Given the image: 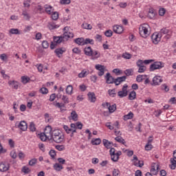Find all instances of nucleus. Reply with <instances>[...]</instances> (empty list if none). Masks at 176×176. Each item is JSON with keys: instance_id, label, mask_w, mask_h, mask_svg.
<instances>
[{"instance_id": "1", "label": "nucleus", "mask_w": 176, "mask_h": 176, "mask_svg": "<svg viewBox=\"0 0 176 176\" xmlns=\"http://www.w3.org/2000/svg\"><path fill=\"white\" fill-rule=\"evenodd\" d=\"M52 137V140H53V141H54V142L56 144H61V142L64 141L65 138L64 133H63V132L58 129H55L53 131Z\"/></svg>"}, {"instance_id": "2", "label": "nucleus", "mask_w": 176, "mask_h": 176, "mask_svg": "<svg viewBox=\"0 0 176 176\" xmlns=\"http://www.w3.org/2000/svg\"><path fill=\"white\" fill-rule=\"evenodd\" d=\"M139 32L142 38H148L149 36V25L144 23L139 28Z\"/></svg>"}, {"instance_id": "3", "label": "nucleus", "mask_w": 176, "mask_h": 176, "mask_svg": "<svg viewBox=\"0 0 176 176\" xmlns=\"http://www.w3.org/2000/svg\"><path fill=\"white\" fill-rule=\"evenodd\" d=\"M162 68H164V63L160 61L154 62L150 65V72H153L156 69H162Z\"/></svg>"}, {"instance_id": "4", "label": "nucleus", "mask_w": 176, "mask_h": 176, "mask_svg": "<svg viewBox=\"0 0 176 176\" xmlns=\"http://www.w3.org/2000/svg\"><path fill=\"white\" fill-rule=\"evenodd\" d=\"M151 40L154 45H157V43H159V42H160V41L162 40V34H160L159 32L153 33L151 35Z\"/></svg>"}, {"instance_id": "5", "label": "nucleus", "mask_w": 176, "mask_h": 176, "mask_svg": "<svg viewBox=\"0 0 176 176\" xmlns=\"http://www.w3.org/2000/svg\"><path fill=\"white\" fill-rule=\"evenodd\" d=\"M127 87L129 86L127 84H125L122 90L118 92V96L120 97V98H123L124 97H127V94H129V91H127Z\"/></svg>"}, {"instance_id": "6", "label": "nucleus", "mask_w": 176, "mask_h": 176, "mask_svg": "<svg viewBox=\"0 0 176 176\" xmlns=\"http://www.w3.org/2000/svg\"><path fill=\"white\" fill-rule=\"evenodd\" d=\"M15 126L21 130V131H27V129H28L27 122L24 120L21 121L20 122H16Z\"/></svg>"}, {"instance_id": "7", "label": "nucleus", "mask_w": 176, "mask_h": 176, "mask_svg": "<svg viewBox=\"0 0 176 176\" xmlns=\"http://www.w3.org/2000/svg\"><path fill=\"white\" fill-rule=\"evenodd\" d=\"M153 61H155V60H153V59H148V60H144L139 59L136 62V65L138 67H145V65H144V64H145L146 65H148V64H151V63H153Z\"/></svg>"}, {"instance_id": "8", "label": "nucleus", "mask_w": 176, "mask_h": 176, "mask_svg": "<svg viewBox=\"0 0 176 176\" xmlns=\"http://www.w3.org/2000/svg\"><path fill=\"white\" fill-rule=\"evenodd\" d=\"M163 82V78L160 76H155L153 78V82L151 83L152 86H159L160 83Z\"/></svg>"}, {"instance_id": "9", "label": "nucleus", "mask_w": 176, "mask_h": 176, "mask_svg": "<svg viewBox=\"0 0 176 176\" xmlns=\"http://www.w3.org/2000/svg\"><path fill=\"white\" fill-rule=\"evenodd\" d=\"M44 133H45L47 135V140H49V141H50L52 138V135H53V131H52V126H47L45 129Z\"/></svg>"}, {"instance_id": "10", "label": "nucleus", "mask_w": 176, "mask_h": 176, "mask_svg": "<svg viewBox=\"0 0 176 176\" xmlns=\"http://www.w3.org/2000/svg\"><path fill=\"white\" fill-rule=\"evenodd\" d=\"M96 69H97L98 71H99L98 72V76H102V75H104V72H105V67L104 65H96L95 66Z\"/></svg>"}, {"instance_id": "11", "label": "nucleus", "mask_w": 176, "mask_h": 176, "mask_svg": "<svg viewBox=\"0 0 176 176\" xmlns=\"http://www.w3.org/2000/svg\"><path fill=\"white\" fill-rule=\"evenodd\" d=\"M113 32H115V34H120L123 33V31H124V28L122 25H115L113 27Z\"/></svg>"}, {"instance_id": "12", "label": "nucleus", "mask_w": 176, "mask_h": 176, "mask_svg": "<svg viewBox=\"0 0 176 176\" xmlns=\"http://www.w3.org/2000/svg\"><path fill=\"white\" fill-rule=\"evenodd\" d=\"M10 168V164L6 162H1L0 164V171L1 173H6V171H8Z\"/></svg>"}, {"instance_id": "13", "label": "nucleus", "mask_w": 176, "mask_h": 176, "mask_svg": "<svg viewBox=\"0 0 176 176\" xmlns=\"http://www.w3.org/2000/svg\"><path fill=\"white\" fill-rule=\"evenodd\" d=\"M126 79H127L126 76H124L122 77H118L117 78H116L114 80V83H115L116 86H119V85H120V83H122V82H125Z\"/></svg>"}, {"instance_id": "14", "label": "nucleus", "mask_w": 176, "mask_h": 176, "mask_svg": "<svg viewBox=\"0 0 176 176\" xmlns=\"http://www.w3.org/2000/svg\"><path fill=\"white\" fill-rule=\"evenodd\" d=\"M73 36H74V33L71 32H65L63 33V36H62V38L64 42L65 41H68L69 38H72Z\"/></svg>"}, {"instance_id": "15", "label": "nucleus", "mask_w": 176, "mask_h": 176, "mask_svg": "<svg viewBox=\"0 0 176 176\" xmlns=\"http://www.w3.org/2000/svg\"><path fill=\"white\" fill-rule=\"evenodd\" d=\"M105 78H106V82L108 85L115 83V78H113L112 76H111L110 73H107Z\"/></svg>"}, {"instance_id": "16", "label": "nucleus", "mask_w": 176, "mask_h": 176, "mask_svg": "<svg viewBox=\"0 0 176 176\" xmlns=\"http://www.w3.org/2000/svg\"><path fill=\"white\" fill-rule=\"evenodd\" d=\"M87 96L90 102H96V101H97V98L96 97V94H94V92H89Z\"/></svg>"}, {"instance_id": "17", "label": "nucleus", "mask_w": 176, "mask_h": 176, "mask_svg": "<svg viewBox=\"0 0 176 176\" xmlns=\"http://www.w3.org/2000/svg\"><path fill=\"white\" fill-rule=\"evenodd\" d=\"M160 33V35H161V37L164 35H168V39L170 38V30L167 29L166 28H164L160 30V31L158 32Z\"/></svg>"}, {"instance_id": "18", "label": "nucleus", "mask_w": 176, "mask_h": 176, "mask_svg": "<svg viewBox=\"0 0 176 176\" xmlns=\"http://www.w3.org/2000/svg\"><path fill=\"white\" fill-rule=\"evenodd\" d=\"M102 142H103L104 146H105L107 149H111V148H112V145H113V143L112 142H109L107 139H104L102 140Z\"/></svg>"}, {"instance_id": "19", "label": "nucleus", "mask_w": 176, "mask_h": 176, "mask_svg": "<svg viewBox=\"0 0 176 176\" xmlns=\"http://www.w3.org/2000/svg\"><path fill=\"white\" fill-rule=\"evenodd\" d=\"M93 49H91V47H87L84 49V53L85 56H88L89 57H91V56L93 55Z\"/></svg>"}, {"instance_id": "20", "label": "nucleus", "mask_w": 176, "mask_h": 176, "mask_svg": "<svg viewBox=\"0 0 176 176\" xmlns=\"http://www.w3.org/2000/svg\"><path fill=\"white\" fill-rule=\"evenodd\" d=\"M53 39H54L53 42L56 45H60V43H61V42H64V40L63 38V36H54Z\"/></svg>"}, {"instance_id": "21", "label": "nucleus", "mask_w": 176, "mask_h": 176, "mask_svg": "<svg viewBox=\"0 0 176 176\" xmlns=\"http://www.w3.org/2000/svg\"><path fill=\"white\" fill-rule=\"evenodd\" d=\"M65 52H66L65 48L60 47V48L56 49L54 51V53H56L58 57H60V54H64Z\"/></svg>"}, {"instance_id": "22", "label": "nucleus", "mask_w": 176, "mask_h": 176, "mask_svg": "<svg viewBox=\"0 0 176 176\" xmlns=\"http://www.w3.org/2000/svg\"><path fill=\"white\" fill-rule=\"evenodd\" d=\"M8 85H12L15 90H17V89H19V86H20V82L16 80H12L9 81Z\"/></svg>"}, {"instance_id": "23", "label": "nucleus", "mask_w": 176, "mask_h": 176, "mask_svg": "<svg viewBox=\"0 0 176 176\" xmlns=\"http://www.w3.org/2000/svg\"><path fill=\"white\" fill-rule=\"evenodd\" d=\"M106 105H107V107H108L109 111V112H111V113H113V111H116V104H113L111 105L110 103L107 102Z\"/></svg>"}, {"instance_id": "24", "label": "nucleus", "mask_w": 176, "mask_h": 176, "mask_svg": "<svg viewBox=\"0 0 176 176\" xmlns=\"http://www.w3.org/2000/svg\"><path fill=\"white\" fill-rule=\"evenodd\" d=\"M100 56H101V54L98 51L94 50L92 51V55H91V57L92 60H97V58H100Z\"/></svg>"}, {"instance_id": "25", "label": "nucleus", "mask_w": 176, "mask_h": 176, "mask_svg": "<svg viewBox=\"0 0 176 176\" xmlns=\"http://www.w3.org/2000/svg\"><path fill=\"white\" fill-rule=\"evenodd\" d=\"M75 43L79 45L80 46H85V38H78L74 40Z\"/></svg>"}, {"instance_id": "26", "label": "nucleus", "mask_w": 176, "mask_h": 176, "mask_svg": "<svg viewBox=\"0 0 176 176\" xmlns=\"http://www.w3.org/2000/svg\"><path fill=\"white\" fill-rule=\"evenodd\" d=\"M70 116L72 118V120H74V122H78V116L75 110L72 111Z\"/></svg>"}, {"instance_id": "27", "label": "nucleus", "mask_w": 176, "mask_h": 176, "mask_svg": "<svg viewBox=\"0 0 176 176\" xmlns=\"http://www.w3.org/2000/svg\"><path fill=\"white\" fill-rule=\"evenodd\" d=\"M54 170H55V171H61L63 170V168H64V167H63V165L58 164V163H56L54 164L53 166Z\"/></svg>"}, {"instance_id": "28", "label": "nucleus", "mask_w": 176, "mask_h": 176, "mask_svg": "<svg viewBox=\"0 0 176 176\" xmlns=\"http://www.w3.org/2000/svg\"><path fill=\"white\" fill-rule=\"evenodd\" d=\"M58 27H60V25L56 24L54 22H50L48 23V28L50 30H56L58 28Z\"/></svg>"}, {"instance_id": "29", "label": "nucleus", "mask_w": 176, "mask_h": 176, "mask_svg": "<svg viewBox=\"0 0 176 176\" xmlns=\"http://www.w3.org/2000/svg\"><path fill=\"white\" fill-rule=\"evenodd\" d=\"M133 118H134V113H133V112L130 111L128 114L124 115L123 116V119L124 120H129L130 119H133Z\"/></svg>"}, {"instance_id": "30", "label": "nucleus", "mask_w": 176, "mask_h": 176, "mask_svg": "<svg viewBox=\"0 0 176 176\" xmlns=\"http://www.w3.org/2000/svg\"><path fill=\"white\" fill-rule=\"evenodd\" d=\"M21 80L23 85H27V83H30L31 78H30L28 76H23L21 78Z\"/></svg>"}, {"instance_id": "31", "label": "nucleus", "mask_w": 176, "mask_h": 176, "mask_svg": "<svg viewBox=\"0 0 176 176\" xmlns=\"http://www.w3.org/2000/svg\"><path fill=\"white\" fill-rule=\"evenodd\" d=\"M73 91H74V87H72V85H67L66 88V94H69V96H72Z\"/></svg>"}, {"instance_id": "32", "label": "nucleus", "mask_w": 176, "mask_h": 176, "mask_svg": "<svg viewBox=\"0 0 176 176\" xmlns=\"http://www.w3.org/2000/svg\"><path fill=\"white\" fill-rule=\"evenodd\" d=\"M121 155H122V151H117L111 160L113 162H118V160H119V156H120Z\"/></svg>"}, {"instance_id": "33", "label": "nucleus", "mask_w": 176, "mask_h": 176, "mask_svg": "<svg viewBox=\"0 0 176 176\" xmlns=\"http://www.w3.org/2000/svg\"><path fill=\"white\" fill-rule=\"evenodd\" d=\"M137 97V93H135V91H132L130 92L129 95V100H131L133 101V100H135V98Z\"/></svg>"}, {"instance_id": "34", "label": "nucleus", "mask_w": 176, "mask_h": 176, "mask_svg": "<svg viewBox=\"0 0 176 176\" xmlns=\"http://www.w3.org/2000/svg\"><path fill=\"white\" fill-rule=\"evenodd\" d=\"M88 75L89 72H87V71H86L85 69H83L80 74H78V78H86V76Z\"/></svg>"}, {"instance_id": "35", "label": "nucleus", "mask_w": 176, "mask_h": 176, "mask_svg": "<svg viewBox=\"0 0 176 176\" xmlns=\"http://www.w3.org/2000/svg\"><path fill=\"white\" fill-rule=\"evenodd\" d=\"M133 72H134V70L133 69H126L124 72V74H125L126 76H133Z\"/></svg>"}, {"instance_id": "36", "label": "nucleus", "mask_w": 176, "mask_h": 176, "mask_svg": "<svg viewBox=\"0 0 176 176\" xmlns=\"http://www.w3.org/2000/svg\"><path fill=\"white\" fill-rule=\"evenodd\" d=\"M91 143L92 145H100L101 144V139L100 138H96L92 139Z\"/></svg>"}, {"instance_id": "37", "label": "nucleus", "mask_w": 176, "mask_h": 176, "mask_svg": "<svg viewBox=\"0 0 176 176\" xmlns=\"http://www.w3.org/2000/svg\"><path fill=\"white\" fill-rule=\"evenodd\" d=\"M170 163H171V165L170 166V168H171V170H175V168H176L175 158H170Z\"/></svg>"}, {"instance_id": "38", "label": "nucleus", "mask_w": 176, "mask_h": 176, "mask_svg": "<svg viewBox=\"0 0 176 176\" xmlns=\"http://www.w3.org/2000/svg\"><path fill=\"white\" fill-rule=\"evenodd\" d=\"M44 8L47 14H52V10H53V7H52L51 6L45 5Z\"/></svg>"}, {"instance_id": "39", "label": "nucleus", "mask_w": 176, "mask_h": 176, "mask_svg": "<svg viewBox=\"0 0 176 176\" xmlns=\"http://www.w3.org/2000/svg\"><path fill=\"white\" fill-rule=\"evenodd\" d=\"M116 141H117V142H119L120 144H123V145H124L126 144V141H124V139H123V138H122L121 136H117L116 138H115Z\"/></svg>"}, {"instance_id": "40", "label": "nucleus", "mask_w": 176, "mask_h": 176, "mask_svg": "<svg viewBox=\"0 0 176 176\" xmlns=\"http://www.w3.org/2000/svg\"><path fill=\"white\" fill-rule=\"evenodd\" d=\"M22 16H23V19L27 21H28V20H30V19H31V16H30V14H28V12H27V11H25V10H23L22 12Z\"/></svg>"}, {"instance_id": "41", "label": "nucleus", "mask_w": 176, "mask_h": 176, "mask_svg": "<svg viewBox=\"0 0 176 176\" xmlns=\"http://www.w3.org/2000/svg\"><path fill=\"white\" fill-rule=\"evenodd\" d=\"M94 45V40L91 38L84 39V45Z\"/></svg>"}, {"instance_id": "42", "label": "nucleus", "mask_w": 176, "mask_h": 176, "mask_svg": "<svg viewBox=\"0 0 176 176\" xmlns=\"http://www.w3.org/2000/svg\"><path fill=\"white\" fill-rule=\"evenodd\" d=\"M63 129L65 131V132L67 133V134H71L72 132V129H73L72 127L69 128V126H68V125H64Z\"/></svg>"}, {"instance_id": "43", "label": "nucleus", "mask_w": 176, "mask_h": 176, "mask_svg": "<svg viewBox=\"0 0 176 176\" xmlns=\"http://www.w3.org/2000/svg\"><path fill=\"white\" fill-rule=\"evenodd\" d=\"M10 34H12L13 35H20V31L19 29L12 28L10 30Z\"/></svg>"}, {"instance_id": "44", "label": "nucleus", "mask_w": 176, "mask_h": 176, "mask_svg": "<svg viewBox=\"0 0 176 176\" xmlns=\"http://www.w3.org/2000/svg\"><path fill=\"white\" fill-rule=\"evenodd\" d=\"M116 150L115 149V148H110V151H109V153H110V156H111V159L112 160L113 157L115 156V154L116 153Z\"/></svg>"}, {"instance_id": "45", "label": "nucleus", "mask_w": 176, "mask_h": 176, "mask_svg": "<svg viewBox=\"0 0 176 176\" xmlns=\"http://www.w3.org/2000/svg\"><path fill=\"white\" fill-rule=\"evenodd\" d=\"M148 17L149 19H155V12H153V9H150L148 13Z\"/></svg>"}, {"instance_id": "46", "label": "nucleus", "mask_w": 176, "mask_h": 176, "mask_svg": "<svg viewBox=\"0 0 176 176\" xmlns=\"http://www.w3.org/2000/svg\"><path fill=\"white\" fill-rule=\"evenodd\" d=\"M82 28H85V30H91L93 27L91 25L87 23H82Z\"/></svg>"}, {"instance_id": "47", "label": "nucleus", "mask_w": 176, "mask_h": 176, "mask_svg": "<svg viewBox=\"0 0 176 176\" xmlns=\"http://www.w3.org/2000/svg\"><path fill=\"white\" fill-rule=\"evenodd\" d=\"M38 163V160L36 158H33L29 161V166H35Z\"/></svg>"}, {"instance_id": "48", "label": "nucleus", "mask_w": 176, "mask_h": 176, "mask_svg": "<svg viewBox=\"0 0 176 176\" xmlns=\"http://www.w3.org/2000/svg\"><path fill=\"white\" fill-rule=\"evenodd\" d=\"M161 89L162 90H164L166 93H167L168 91H170V87H168L167 84H162L161 85Z\"/></svg>"}, {"instance_id": "49", "label": "nucleus", "mask_w": 176, "mask_h": 176, "mask_svg": "<svg viewBox=\"0 0 176 176\" xmlns=\"http://www.w3.org/2000/svg\"><path fill=\"white\" fill-rule=\"evenodd\" d=\"M74 124L75 125L76 129H78L79 130H82L83 127V124H82L80 122L74 123Z\"/></svg>"}, {"instance_id": "50", "label": "nucleus", "mask_w": 176, "mask_h": 176, "mask_svg": "<svg viewBox=\"0 0 176 176\" xmlns=\"http://www.w3.org/2000/svg\"><path fill=\"white\" fill-rule=\"evenodd\" d=\"M104 35L107 38H111V36H112V35H113V32H112V30H108L106 32H104Z\"/></svg>"}, {"instance_id": "51", "label": "nucleus", "mask_w": 176, "mask_h": 176, "mask_svg": "<svg viewBox=\"0 0 176 176\" xmlns=\"http://www.w3.org/2000/svg\"><path fill=\"white\" fill-rule=\"evenodd\" d=\"M39 138L41 140V141H46V140H47V135L44 133H41L40 134Z\"/></svg>"}, {"instance_id": "52", "label": "nucleus", "mask_w": 176, "mask_h": 176, "mask_svg": "<svg viewBox=\"0 0 176 176\" xmlns=\"http://www.w3.org/2000/svg\"><path fill=\"white\" fill-rule=\"evenodd\" d=\"M22 172L24 173L25 174H30V173H31V169H30L27 166H23L22 168Z\"/></svg>"}, {"instance_id": "53", "label": "nucleus", "mask_w": 176, "mask_h": 176, "mask_svg": "<svg viewBox=\"0 0 176 176\" xmlns=\"http://www.w3.org/2000/svg\"><path fill=\"white\" fill-rule=\"evenodd\" d=\"M138 71L139 74H142L146 71V66H142L138 67Z\"/></svg>"}, {"instance_id": "54", "label": "nucleus", "mask_w": 176, "mask_h": 176, "mask_svg": "<svg viewBox=\"0 0 176 176\" xmlns=\"http://www.w3.org/2000/svg\"><path fill=\"white\" fill-rule=\"evenodd\" d=\"M52 20H58V13L57 12H54L52 14Z\"/></svg>"}, {"instance_id": "55", "label": "nucleus", "mask_w": 176, "mask_h": 176, "mask_svg": "<svg viewBox=\"0 0 176 176\" xmlns=\"http://www.w3.org/2000/svg\"><path fill=\"white\" fill-rule=\"evenodd\" d=\"M29 129L30 131H32L33 133L34 131H36V128L35 127V124L34 122H31L30 124Z\"/></svg>"}, {"instance_id": "56", "label": "nucleus", "mask_w": 176, "mask_h": 176, "mask_svg": "<svg viewBox=\"0 0 176 176\" xmlns=\"http://www.w3.org/2000/svg\"><path fill=\"white\" fill-rule=\"evenodd\" d=\"M40 93H41V94H47L49 93V89L46 87H42L40 89Z\"/></svg>"}, {"instance_id": "57", "label": "nucleus", "mask_w": 176, "mask_h": 176, "mask_svg": "<svg viewBox=\"0 0 176 176\" xmlns=\"http://www.w3.org/2000/svg\"><path fill=\"white\" fill-rule=\"evenodd\" d=\"M144 76L143 75H138L136 77V82H138V83H141L142 80H144Z\"/></svg>"}, {"instance_id": "58", "label": "nucleus", "mask_w": 176, "mask_h": 176, "mask_svg": "<svg viewBox=\"0 0 176 176\" xmlns=\"http://www.w3.org/2000/svg\"><path fill=\"white\" fill-rule=\"evenodd\" d=\"M62 100L65 104H69V98H68V96L63 95L62 97Z\"/></svg>"}, {"instance_id": "59", "label": "nucleus", "mask_w": 176, "mask_h": 176, "mask_svg": "<svg viewBox=\"0 0 176 176\" xmlns=\"http://www.w3.org/2000/svg\"><path fill=\"white\" fill-rule=\"evenodd\" d=\"M122 57H123V58H125L126 60H130V58H131V54L126 52L122 54Z\"/></svg>"}, {"instance_id": "60", "label": "nucleus", "mask_w": 176, "mask_h": 176, "mask_svg": "<svg viewBox=\"0 0 176 176\" xmlns=\"http://www.w3.org/2000/svg\"><path fill=\"white\" fill-rule=\"evenodd\" d=\"M42 47L43 49H47L49 47V43L47 41H43L42 42Z\"/></svg>"}, {"instance_id": "61", "label": "nucleus", "mask_w": 176, "mask_h": 176, "mask_svg": "<svg viewBox=\"0 0 176 176\" xmlns=\"http://www.w3.org/2000/svg\"><path fill=\"white\" fill-rule=\"evenodd\" d=\"M72 52L73 53H75V54H80L82 51L79 50L78 47H74L73 48Z\"/></svg>"}, {"instance_id": "62", "label": "nucleus", "mask_w": 176, "mask_h": 176, "mask_svg": "<svg viewBox=\"0 0 176 176\" xmlns=\"http://www.w3.org/2000/svg\"><path fill=\"white\" fill-rule=\"evenodd\" d=\"M55 148L56 149L60 151H64V149H65V147L64 146V145H56Z\"/></svg>"}, {"instance_id": "63", "label": "nucleus", "mask_w": 176, "mask_h": 176, "mask_svg": "<svg viewBox=\"0 0 176 176\" xmlns=\"http://www.w3.org/2000/svg\"><path fill=\"white\" fill-rule=\"evenodd\" d=\"M152 148H153V146L149 143H147L145 146V149L146 151H151Z\"/></svg>"}, {"instance_id": "64", "label": "nucleus", "mask_w": 176, "mask_h": 176, "mask_svg": "<svg viewBox=\"0 0 176 176\" xmlns=\"http://www.w3.org/2000/svg\"><path fill=\"white\" fill-rule=\"evenodd\" d=\"M120 173V171L119 170V169H113V176H118L119 175V174Z\"/></svg>"}]
</instances>
